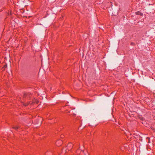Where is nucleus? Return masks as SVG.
<instances>
[{
  "label": "nucleus",
  "instance_id": "1",
  "mask_svg": "<svg viewBox=\"0 0 155 155\" xmlns=\"http://www.w3.org/2000/svg\"><path fill=\"white\" fill-rule=\"evenodd\" d=\"M73 147V144L72 143H69L68 144V146H67V147Z\"/></svg>",
  "mask_w": 155,
  "mask_h": 155
},
{
  "label": "nucleus",
  "instance_id": "2",
  "mask_svg": "<svg viewBox=\"0 0 155 155\" xmlns=\"http://www.w3.org/2000/svg\"><path fill=\"white\" fill-rule=\"evenodd\" d=\"M13 127L15 130H17L19 128V127L17 126H15Z\"/></svg>",
  "mask_w": 155,
  "mask_h": 155
},
{
  "label": "nucleus",
  "instance_id": "3",
  "mask_svg": "<svg viewBox=\"0 0 155 155\" xmlns=\"http://www.w3.org/2000/svg\"><path fill=\"white\" fill-rule=\"evenodd\" d=\"M61 142V144H60V145H58V146H60V145H61V144H62V142H61V141L59 140V141H57L56 142V144L57 145V143H58V142Z\"/></svg>",
  "mask_w": 155,
  "mask_h": 155
},
{
  "label": "nucleus",
  "instance_id": "4",
  "mask_svg": "<svg viewBox=\"0 0 155 155\" xmlns=\"http://www.w3.org/2000/svg\"><path fill=\"white\" fill-rule=\"evenodd\" d=\"M28 103H27V104H24V105L25 106H27V105H28Z\"/></svg>",
  "mask_w": 155,
  "mask_h": 155
},
{
  "label": "nucleus",
  "instance_id": "5",
  "mask_svg": "<svg viewBox=\"0 0 155 155\" xmlns=\"http://www.w3.org/2000/svg\"><path fill=\"white\" fill-rule=\"evenodd\" d=\"M136 13L137 15H139L140 14L139 12H136Z\"/></svg>",
  "mask_w": 155,
  "mask_h": 155
},
{
  "label": "nucleus",
  "instance_id": "6",
  "mask_svg": "<svg viewBox=\"0 0 155 155\" xmlns=\"http://www.w3.org/2000/svg\"><path fill=\"white\" fill-rule=\"evenodd\" d=\"M79 150H78L77 151H76V153H77V154H78V152H79Z\"/></svg>",
  "mask_w": 155,
  "mask_h": 155
},
{
  "label": "nucleus",
  "instance_id": "7",
  "mask_svg": "<svg viewBox=\"0 0 155 155\" xmlns=\"http://www.w3.org/2000/svg\"><path fill=\"white\" fill-rule=\"evenodd\" d=\"M35 100L34 101V102H36V103H37V100L36 99H35Z\"/></svg>",
  "mask_w": 155,
  "mask_h": 155
},
{
  "label": "nucleus",
  "instance_id": "8",
  "mask_svg": "<svg viewBox=\"0 0 155 155\" xmlns=\"http://www.w3.org/2000/svg\"><path fill=\"white\" fill-rule=\"evenodd\" d=\"M6 65H5L4 66V67L5 68L6 67Z\"/></svg>",
  "mask_w": 155,
  "mask_h": 155
}]
</instances>
